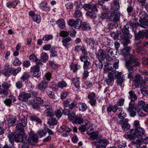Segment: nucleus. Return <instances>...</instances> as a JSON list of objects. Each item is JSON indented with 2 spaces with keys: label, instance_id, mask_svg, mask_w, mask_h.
Listing matches in <instances>:
<instances>
[{
  "label": "nucleus",
  "instance_id": "f257e3e1",
  "mask_svg": "<svg viewBox=\"0 0 148 148\" xmlns=\"http://www.w3.org/2000/svg\"><path fill=\"white\" fill-rule=\"evenodd\" d=\"M130 48L129 47H125L122 50V53L126 61V66L128 71V77L131 78L134 73V67L138 66L140 64L134 56L129 53Z\"/></svg>",
  "mask_w": 148,
  "mask_h": 148
},
{
  "label": "nucleus",
  "instance_id": "f03ea898",
  "mask_svg": "<svg viewBox=\"0 0 148 148\" xmlns=\"http://www.w3.org/2000/svg\"><path fill=\"white\" fill-rule=\"evenodd\" d=\"M130 134L128 133H126L124 135V137L126 138H128L131 140L136 139V138H140L143 135L145 132V130L142 127H137L135 129H131L130 130Z\"/></svg>",
  "mask_w": 148,
  "mask_h": 148
},
{
  "label": "nucleus",
  "instance_id": "7ed1b4c3",
  "mask_svg": "<svg viewBox=\"0 0 148 148\" xmlns=\"http://www.w3.org/2000/svg\"><path fill=\"white\" fill-rule=\"evenodd\" d=\"M120 28L122 32L118 34V36L121 40H124L123 42L125 46L126 44L130 43V41L128 39L131 38L132 36L129 33L128 26L122 25H121Z\"/></svg>",
  "mask_w": 148,
  "mask_h": 148
},
{
  "label": "nucleus",
  "instance_id": "20e7f679",
  "mask_svg": "<svg viewBox=\"0 0 148 148\" xmlns=\"http://www.w3.org/2000/svg\"><path fill=\"white\" fill-rule=\"evenodd\" d=\"M111 56H107L106 57V60L107 61V65H105L104 67L105 69H107V71H114L115 70L118 68L119 61L118 59H115L112 60L113 59Z\"/></svg>",
  "mask_w": 148,
  "mask_h": 148
},
{
  "label": "nucleus",
  "instance_id": "39448f33",
  "mask_svg": "<svg viewBox=\"0 0 148 148\" xmlns=\"http://www.w3.org/2000/svg\"><path fill=\"white\" fill-rule=\"evenodd\" d=\"M25 133L19 132V134L14 135L11 134L8 135V138L10 142L12 144L14 140L16 142H21L23 141V138H25Z\"/></svg>",
  "mask_w": 148,
  "mask_h": 148
},
{
  "label": "nucleus",
  "instance_id": "423d86ee",
  "mask_svg": "<svg viewBox=\"0 0 148 148\" xmlns=\"http://www.w3.org/2000/svg\"><path fill=\"white\" fill-rule=\"evenodd\" d=\"M27 136L25 137V140L24 141L25 144L28 143L31 145H35L38 141V136L33 131H31L29 133V136L27 139Z\"/></svg>",
  "mask_w": 148,
  "mask_h": 148
},
{
  "label": "nucleus",
  "instance_id": "0eeeda50",
  "mask_svg": "<svg viewBox=\"0 0 148 148\" xmlns=\"http://www.w3.org/2000/svg\"><path fill=\"white\" fill-rule=\"evenodd\" d=\"M139 21L143 25L148 24V15L145 11H141L139 14Z\"/></svg>",
  "mask_w": 148,
  "mask_h": 148
},
{
  "label": "nucleus",
  "instance_id": "6e6552de",
  "mask_svg": "<svg viewBox=\"0 0 148 148\" xmlns=\"http://www.w3.org/2000/svg\"><path fill=\"white\" fill-rule=\"evenodd\" d=\"M82 23V21L79 19H78L75 20L72 19L69 20L68 25L70 27H73L75 28L79 29L81 27Z\"/></svg>",
  "mask_w": 148,
  "mask_h": 148
},
{
  "label": "nucleus",
  "instance_id": "1a4fd4ad",
  "mask_svg": "<svg viewBox=\"0 0 148 148\" xmlns=\"http://www.w3.org/2000/svg\"><path fill=\"white\" fill-rule=\"evenodd\" d=\"M135 101H131L129 103L128 108L127 109L128 111L129 112L130 116L132 117L134 116L136 114V110L137 108L134 106Z\"/></svg>",
  "mask_w": 148,
  "mask_h": 148
},
{
  "label": "nucleus",
  "instance_id": "9d476101",
  "mask_svg": "<svg viewBox=\"0 0 148 148\" xmlns=\"http://www.w3.org/2000/svg\"><path fill=\"white\" fill-rule=\"evenodd\" d=\"M34 103L32 104V106L34 109L38 110L39 108V105L44 104L43 101L39 97H35L33 100Z\"/></svg>",
  "mask_w": 148,
  "mask_h": 148
},
{
  "label": "nucleus",
  "instance_id": "9b49d317",
  "mask_svg": "<svg viewBox=\"0 0 148 148\" xmlns=\"http://www.w3.org/2000/svg\"><path fill=\"white\" fill-rule=\"evenodd\" d=\"M128 119L126 118L125 120H120L119 122V123L121 125L122 129L125 131L127 130L130 127V124L128 123Z\"/></svg>",
  "mask_w": 148,
  "mask_h": 148
},
{
  "label": "nucleus",
  "instance_id": "f8f14e48",
  "mask_svg": "<svg viewBox=\"0 0 148 148\" xmlns=\"http://www.w3.org/2000/svg\"><path fill=\"white\" fill-rule=\"evenodd\" d=\"M42 106H45L44 112L47 114V116L48 117H53L54 116V114L52 112V110L51 105H47L45 103L43 104Z\"/></svg>",
  "mask_w": 148,
  "mask_h": 148
},
{
  "label": "nucleus",
  "instance_id": "ddd939ff",
  "mask_svg": "<svg viewBox=\"0 0 148 148\" xmlns=\"http://www.w3.org/2000/svg\"><path fill=\"white\" fill-rule=\"evenodd\" d=\"M134 73V72L132 74V76L131 78H129L128 77V78L130 79H132L133 81L135 82L136 84H137L138 86L140 85V83L143 80V77L141 76V75L139 73H137L133 77Z\"/></svg>",
  "mask_w": 148,
  "mask_h": 148
},
{
  "label": "nucleus",
  "instance_id": "4468645a",
  "mask_svg": "<svg viewBox=\"0 0 148 148\" xmlns=\"http://www.w3.org/2000/svg\"><path fill=\"white\" fill-rule=\"evenodd\" d=\"M31 94L25 92H22L19 95L18 98L19 100L23 101H26L31 97Z\"/></svg>",
  "mask_w": 148,
  "mask_h": 148
},
{
  "label": "nucleus",
  "instance_id": "2eb2a0df",
  "mask_svg": "<svg viewBox=\"0 0 148 148\" xmlns=\"http://www.w3.org/2000/svg\"><path fill=\"white\" fill-rule=\"evenodd\" d=\"M12 68H10V66L8 64H6L5 65L4 69L2 71V73L5 76L9 77L12 74Z\"/></svg>",
  "mask_w": 148,
  "mask_h": 148
},
{
  "label": "nucleus",
  "instance_id": "dca6fc26",
  "mask_svg": "<svg viewBox=\"0 0 148 148\" xmlns=\"http://www.w3.org/2000/svg\"><path fill=\"white\" fill-rule=\"evenodd\" d=\"M84 9L88 10H91L93 11H98V10L96 5L90 3L85 4L83 6Z\"/></svg>",
  "mask_w": 148,
  "mask_h": 148
},
{
  "label": "nucleus",
  "instance_id": "f3484780",
  "mask_svg": "<svg viewBox=\"0 0 148 148\" xmlns=\"http://www.w3.org/2000/svg\"><path fill=\"white\" fill-rule=\"evenodd\" d=\"M120 15L119 11L111 12V15L110 17V19L114 23H116L120 20Z\"/></svg>",
  "mask_w": 148,
  "mask_h": 148
},
{
  "label": "nucleus",
  "instance_id": "a211bd4d",
  "mask_svg": "<svg viewBox=\"0 0 148 148\" xmlns=\"http://www.w3.org/2000/svg\"><path fill=\"white\" fill-rule=\"evenodd\" d=\"M106 53L104 50L101 49H99L96 54V57L98 59L103 61L106 58Z\"/></svg>",
  "mask_w": 148,
  "mask_h": 148
},
{
  "label": "nucleus",
  "instance_id": "6ab92c4d",
  "mask_svg": "<svg viewBox=\"0 0 148 148\" xmlns=\"http://www.w3.org/2000/svg\"><path fill=\"white\" fill-rule=\"evenodd\" d=\"M137 109H143L146 112H148V104L146 105L144 101L140 100L139 101L138 103Z\"/></svg>",
  "mask_w": 148,
  "mask_h": 148
},
{
  "label": "nucleus",
  "instance_id": "aec40b11",
  "mask_svg": "<svg viewBox=\"0 0 148 148\" xmlns=\"http://www.w3.org/2000/svg\"><path fill=\"white\" fill-rule=\"evenodd\" d=\"M87 133L89 134H91L90 136V138L92 140H94L96 139L97 141L101 140L100 139H98V134L96 132H93V129L91 128L90 131L87 130Z\"/></svg>",
  "mask_w": 148,
  "mask_h": 148
},
{
  "label": "nucleus",
  "instance_id": "412c9836",
  "mask_svg": "<svg viewBox=\"0 0 148 148\" xmlns=\"http://www.w3.org/2000/svg\"><path fill=\"white\" fill-rule=\"evenodd\" d=\"M95 95H96L95 93L92 92L89 94L88 96V98L90 100L89 102L92 106H95L96 103Z\"/></svg>",
  "mask_w": 148,
  "mask_h": 148
},
{
  "label": "nucleus",
  "instance_id": "4be33fe9",
  "mask_svg": "<svg viewBox=\"0 0 148 148\" xmlns=\"http://www.w3.org/2000/svg\"><path fill=\"white\" fill-rule=\"evenodd\" d=\"M48 83L45 81H42L37 86L38 89L42 92H44L47 88Z\"/></svg>",
  "mask_w": 148,
  "mask_h": 148
},
{
  "label": "nucleus",
  "instance_id": "5701e85b",
  "mask_svg": "<svg viewBox=\"0 0 148 148\" xmlns=\"http://www.w3.org/2000/svg\"><path fill=\"white\" fill-rule=\"evenodd\" d=\"M120 8V5L118 1H114L111 3V12H114L118 11V10Z\"/></svg>",
  "mask_w": 148,
  "mask_h": 148
},
{
  "label": "nucleus",
  "instance_id": "b1692460",
  "mask_svg": "<svg viewBox=\"0 0 148 148\" xmlns=\"http://www.w3.org/2000/svg\"><path fill=\"white\" fill-rule=\"evenodd\" d=\"M99 143V145H97L96 148H106V146L108 143L107 140L103 139L101 140L97 141Z\"/></svg>",
  "mask_w": 148,
  "mask_h": 148
},
{
  "label": "nucleus",
  "instance_id": "393cba45",
  "mask_svg": "<svg viewBox=\"0 0 148 148\" xmlns=\"http://www.w3.org/2000/svg\"><path fill=\"white\" fill-rule=\"evenodd\" d=\"M148 30H144L142 31L139 32L137 36H136V38H143L144 36L148 37Z\"/></svg>",
  "mask_w": 148,
  "mask_h": 148
},
{
  "label": "nucleus",
  "instance_id": "a878e982",
  "mask_svg": "<svg viewBox=\"0 0 148 148\" xmlns=\"http://www.w3.org/2000/svg\"><path fill=\"white\" fill-rule=\"evenodd\" d=\"M27 124L25 123H19L16 125V129L18 131H19V132L25 133L24 130V127L26 126Z\"/></svg>",
  "mask_w": 148,
  "mask_h": 148
},
{
  "label": "nucleus",
  "instance_id": "bb28decb",
  "mask_svg": "<svg viewBox=\"0 0 148 148\" xmlns=\"http://www.w3.org/2000/svg\"><path fill=\"white\" fill-rule=\"evenodd\" d=\"M140 140L137 139L135 142L134 145L136 148H146L147 147L146 145H142L141 144L142 141L143 140V139L141 137H140Z\"/></svg>",
  "mask_w": 148,
  "mask_h": 148
},
{
  "label": "nucleus",
  "instance_id": "cd10ccee",
  "mask_svg": "<svg viewBox=\"0 0 148 148\" xmlns=\"http://www.w3.org/2000/svg\"><path fill=\"white\" fill-rule=\"evenodd\" d=\"M123 108L120 107L119 108L118 111L119 112L118 115L119 118L121 119V120H124L125 119L126 115L124 111H123Z\"/></svg>",
  "mask_w": 148,
  "mask_h": 148
},
{
  "label": "nucleus",
  "instance_id": "c85d7f7f",
  "mask_svg": "<svg viewBox=\"0 0 148 148\" xmlns=\"http://www.w3.org/2000/svg\"><path fill=\"white\" fill-rule=\"evenodd\" d=\"M111 74H110V72L108 74V79L105 80L107 84L110 86H112L113 85L114 79V77H113Z\"/></svg>",
  "mask_w": 148,
  "mask_h": 148
},
{
  "label": "nucleus",
  "instance_id": "c756f323",
  "mask_svg": "<svg viewBox=\"0 0 148 148\" xmlns=\"http://www.w3.org/2000/svg\"><path fill=\"white\" fill-rule=\"evenodd\" d=\"M82 116L80 114L76 116L74 120L76 124H81L83 123V119L82 118Z\"/></svg>",
  "mask_w": 148,
  "mask_h": 148
},
{
  "label": "nucleus",
  "instance_id": "7c9ffc66",
  "mask_svg": "<svg viewBox=\"0 0 148 148\" xmlns=\"http://www.w3.org/2000/svg\"><path fill=\"white\" fill-rule=\"evenodd\" d=\"M129 94L128 98L130 99L131 101H135L137 99V97L134 92L130 91L129 92Z\"/></svg>",
  "mask_w": 148,
  "mask_h": 148
},
{
  "label": "nucleus",
  "instance_id": "2f4dec72",
  "mask_svg": "<svg viewBox=\"0 0 148 148\" xmlns=\"http://www.w3.org/2000/svg\"><path fill=\"white\" fill-rule=\"evenodd\" d=\"M41 9L43 11H49L50 7L47 6V3L45 1H42L40 4Z\"/></svg>",
  "mask_w": 148,
  "mask_h": 148
},
{
  "label": "nucleus",
  "instance_id": "473e14b6",
  "mask_svg": "<svg viewBox=\"0 0 148 148\" xmlns=\"http://www.w3.org/2000/svg\"><path fill=\"white\" fill-rule=\"evenodd\" d=\"M86 42L93 48L94 47V44H98L97 42H95L93 38H87L86 40Z\"/></svg>",
  "mask_w": 148,
  "mask_h": 148
},
{
  "label": "nucleus",
  "instance_id": "72a5a7b5",
  "mask_svg": "<svg viewBox=\"0 0 148 148\" xmlns=\"http://www.w3.org/2000/svg\"><path fill=\"white\" fill-rule=\"evenodd\" d=\"M56 22L60 28L61 29L64 28L65 27V23L63 19L62 18H60L57 20Z\"/></svg>",
  "mask_w": 148,
  "mask_h": 148
},
{
  "label": "nucleus",
  "instance_id": "f704fd0d",
  "mask_svg": "<svg viewBox=\"0 0 148 148\" xmlns=\"http://www.w3.org/2000/svg\"><path fill=\"white\" fill-rule=\"evenodd\" d=\"M106 51L107 56L114 57V50L110 47H107L106 49Z\"/></svg>",
  "mask_w": 148,
  "mask_h": 148
},
{
  "label": "nucleus",
  "instance_id": "c9c22d12",
  "mask_svg": "<svg viewBox=\"0 0 148 148\" xmlns=\"http://www.w3.org/2000/svg\"><path fill=\"white\" fill-rule=\"evenodd\" d=\"M29 119L31 121H35L37 124H41L42 123V121L38 117L35 115L30 116Z\"/></svg>",
  "mask_w": 148,
  "mask_h": 148
},
{
  "label": "nucleus",
  "instance_id": "e433bc0d",
  "mask_svg": "<svg viewBox=\"0 0 148 148\" xmlns=\"http://www.w3.org/2000/svg\"><path fill=\"white\" fill-rule=\"evenodd\" d=\"M50 118L49 119L48 123L51 125H56L58 123V121L53 117H50Z\"/></svg>",
  "mask_w": 148,
  "mask_h": 148
},
{
  "label": "nucleus",
  "instance_id": "4c0bfd02",
  "mask_svg": "<svg viewBox=\"0 0 148 148\" xmlns=\"http://www.w3.org/2000/svg\"><path fill=\"white\" fill-rule=\"evenodd\" d=\"M18 1L17 0H14L12 1L8 2L7 4V7L10 8L12 7L14 8L18 4Z\"/></svg>",
  "mask_w": 148,
  "mask_h": 148
},
{
  "label": "nucleus",
  "instance_id": "58836bf2",
  "mask_svg": "<svg viewBox=\"0 0 148 148\" xmlns=\"http://www.w3.org/2000/svg\"><path fill=\"white\" fill-rule=\"evenodd\" d=\"M111 15V12L110 11H106L101 16L102 19H107L108 18H110V17Z\"/></svg>",
  "mask_w": 148,
  "mask_h": 148
},
{
  "label": "nucleus",
  "instance_id": "ea45409f",
  "mask_svg": "<svg viewBox=\"0 0 148 148\" xmlns=\"http://www.w3.org/2000/svg\"><path fill=\"white\" fill-rule=\"evenodd\" d=\"M71 40V38L70 37L64 38L62 41L63 45L66 47H67L69 45V42Z\"/></svg>",
  "mask_w": 148,
  "mask_h": 148
},
{
  "label": "nucleus",
  "instance_id": "a19ab883",
  "mask_svg": "<svg viewBox=\"0 0 148 148\" xmlns=\"http://www.w3.org/2000/svg\"><path fill=\"white\" fill-rule=\"evenodd\" d=\"M19 123H25L27 124V120L25 117L22 114L19 115L18 117Z\"/></svg>",
  "mask_w": 148,
  "mask_h": 148
},
{
  "label": "nucleus",
  "instance_id": "79ce46f5",
  "mask_svg": "<svg viewBox=\"0 0 148 148\" xmlns=\"http://www.w3.org/2000/svg\"><path fill=\"white\" fill-rule=\"evenodd\" d=\"M41 60L43 62H45L46 60H47L48 58V56L47 54L45 52H42L40 55Z\"/></svg>",
  "mask_w": 148,
  "mask_h": 148
},
{
  "label": "nucleus",
  "instance_id": "37998d69",
  "mask_svg": "<svg viewBox=\"0 0 148 148\" xmlns=\"http://www.w3.org/2000/svg\"><path fill=\"white\" fill-rule=\"evenodd\" d=\"M60 132H65L67 133H69L71 131L70 129L67 128L65 125H62L60 127L59 129Z\"/></svg>",
  "mask_w": 148,
  "mask_h": 148
},
{
  "label": "nucleus",
  "instance_id": "c03bdc74",
  "mask_svg": "<svg viewBox=\"0 0 148 148\" xmlns=\"http://www.w3.org/2000/svg\"><path fill=\"white\" fill-rule=\"evenodd\" d=\"M130 25V27H132V29L134 30V28H136L138 26V23H130L128 22L125 25Z\"/></svg>",
  "mask_w": 148,
  "mask_h": 148
},
{
  "label": "nucleus",
  "instance_id": "a18cd8bd",
  "mask_svg": "<svg viewBox=\"0 0 148 148\" xmlns=\"http://www.w3.org/2000/svg\"><path fill=\"white\" fill-rule=\"evenodd\" d=\"M101 61L102 60H98L95 61V64L98 69H101L103 66V64Z\"/></svg>",
  "mask_w": 148,
  "mask_h": 148
},
{
  "label": "nucleus",
  "instance_id": "49530a36",
  "mask_svg": "<svg viewBox=\"0 0 148 148\" xmlns=\"http://www.w3.org/2000/svg\"><path fill=\"white\" fill-rule=\"evenodd\" d=\"M16 119L15 118L10 117L9 118L8 120V126H12L14 125L15 124Z\"/></svg>",
  "mask_w": 148,
  "mask_h": 148
},
{
  "label": "nucleus",
  "instance_id": "de8ad7c7",
  "mask_svg": "<svg viewBox=\"0 0 148 148\" xmlns=\"http://www.w3.org/2000/svg\"><path fill=\"white\" fill-rule=\"evenodd\" d=\"M62 108H59L57 109L55 111V114L57 117L60 118L62 114Z\"/></svg>",
  "mask_w": 148,
  "mask_h": 148
},
{
  "label": "nucleus",
  "instance_id": "09e8293b",
  "mask_svg": "<svg viewBox=\"0 0 148 148\" xmlns=\"http://www.w3.org/2000/svg\"><path fill=\"white\" fill-rule=\"evenodd\" d=\"M33 20L37 23H39L41 20V18L39 15H36L32 17Z\"/></svg>",
  "mask_w": 148,
  "mask_h": 148
},
{
  "label": "nucleus",
  "instance_id": "8fccbe9b",
  "mask_svg": "<svg viewBox=\"0 0 148 148\" xmlns=\"http://www.w3.org/2000/svg\"><path fill=\"white\" fill-rule=\"evenodd\" d=\"M29 76V73L27 72H25L23 74L21 77V79L23 82H24L25 80L28 79Z\"/></svg>",
  "mask_w": 148,
  "mask_h": 148
},
{
  "label": "nucleus",
  "instance_id": "3c124183",
  "mask_svg": "<svg viewBox=\"0 0 148 148\" xmlns=\"http://www.w3.org/2000/svg\"><path fill=\"white\" fill-rule=\"evenodd\" d=\"M67 84L66 82L63 80L59 82L58 84V86L59 88H63L66 87L67 86Z\"/></svg>",
  "mask_w": 148,
  "mask_h": 148
},
{
  "label": "nucleus",
  "instance_id": "603ef678",
  "mask_svg": "<svg viewBox=\"0 0 148 148\" xmlns=\"http://www.w3.org/2000/svg\"><path fill=\"white\" fill-rule=\"evenodd\" d=\"M110 74L112 75L113 77L114 76L116 78L118 79L119 78L121 77V72H119V71H116L115 72L113 73L112 74L110 73Z\"/></svg>",
  "mask_w": 148,
  "mask_h": 148
},
{
  "label": "nucleus",
  "instance_id": "864d4df0",
  "mask_svg": "<svg viewBox=\"0 0 148 148\" xmlns=\"http://www.w3.org/2000/svg\"><path fill=\"white\" fill-rule=\"evenodd\" d=\"M68 116V119L69 120H74L76 116V114L75 113L72 112H70Z\"/></svg>",
  "mask_w": 148,
  "mask_h": 148
},
{
  "label": "nucleus",
  "instance_id": "5fc2aeb1",
  "mask_svg": "<svg viewBox=\"0 0 148 148\" xmlns=\"http://www.w3.org/2000/svg\"><path fill=\"white\" fill-rule=\"evenodd\" d=\"M47 133V132L45 129L39 131L37 133L39 137L41 138L45 136Z\"/></svg>",
  "mask_w": 148,
  "mask_h": 148
},
{
  "label": "nucleus",
  "instance_id": "6e6d98bb",
  "mask_svg": "<svg viewBox=\"0 0 148 148\" xmlns=\"http://www.w3.org/2000/svg\"><path fill=\"white\" fill-rule=\"evenodd\" d=\"M12 98H13L12 96L9 97V98L7 99L4 101V103L7 106H10L11 105L12 101Z\"/></svg>",
  "mask_w": 148,
  "mask_h": 148
},
{
  "label": "nucleus",
  "instance_id": "4d7b16f0",
  "mask_svg": "<svg viewBox=\"0 0 148 148\" xmlns=\"http://www.w3.org/2000/svg\"><path fill=\"white\" fill-rule=\"evenodd\" d=\"M79 82V80L77 79H74L73 81L74 85L78 89H79L80 88Z\"/></svg>",
  "mask_w": 148,
  "mask_h": 148
},
{
  "label": "nucleus",
  "instance_id": "13d9d810",
  "mask_svg": "<svg viewBox=\"0 0 148 148\" xmlns=\"http://www.w3.org/2000/svg\"><path fill=\"white\" fill-rule=\"evenodd\" d=\"M50 56L52 57L57 56V51L55 48L52 47L50 50Z\"/></svg>",
  "mask_w": 148,
  "mask_h": 148
},
{
  "label": "nucleus",
  "instance_id": "bf43d9fd",
  "mask_svg": "<svg viewBox=\"0 0 148 148\" xmlns=\"http://www.w3.org/2000/svg\"><path fill=\"white\" fill-rule=\"evenodd\" d=\"M81 108H79V110L82 112H84L86 110L87 108V105L84 103H80Z\"/></svg>",
  "mask_w": 148,
  "mask_h": 148
},
{
  "label": "nucleus",
  "instance_id": "052dcab7",
  "mask_svg": "<svg viewBox=\"0 0 148 148\" xmlns=\"http://www.w3.org/2000/svg\"><path fill=\"white\" fill-rule=\"evenodd\" d=\"M82 27L84 30H88L90 28L89 24L86 23H84L82 24Z\"/></svg>",
  "mask_w": 148,
  "mask_h": 148
},
{
  "label": "nucleus",
  "instance_id": "680f3d73",
  "mask_svg": "<svg viewBox=\"0 0 148 148\" xmlns=\"http://www.w3.org/2000/svg\"><path fill=\"white\" fill-rule=\"evenodd\" d=\"M53 36L51 35H46L42 38V40L45 41H48L52 39Z\"/></svg>",
  "mask_w": 148,
  "mask_h": 148
},
{
  "label": "nucleus",
  "instance_id": "e2e57ef3",
  "mask_svg": "<svg viewBox=\"0 0 148 148\" xmlns=\"http://www.w3.org/2000/svg\"><path fill=\"white\" fill-rule=\"evenodd\" d=\"M74 15L76 18H79L82 15V12L80 10H77L75 11Z\"/></svg>",
  "mask_w": 148,
  "mask_h": 148
},
{
  "label": "nucleus",
  "instance_id": "0e129e2a",
  "mask_svg": "<svg viewBox=\"0 0 148 148\" xmlns=\"http://www.w3.org/2000/svg\"><path fill=\"white\" fill-rule=\"evenodd\" d=\"M21 63V62L16 57L15 58L13 63V65L15 66H18L20 65Z\"/></svg>",
  "mask_w": 148,
  "mask_h": 148
},
{
  "label": "nucleus",
  "instance_id": "69168bd1",
  "mask_svg": "<svg viewBox=\"0 0 148 148\" xmlns=\"http://www.w3.org/2000/svg\"><path fill=\"white\" fill-rule=\"evenodd\" d=\"M123 82V79L122 77L117 79L116 80V83L118 86H120L122 87V84Z\"/></svg>",
  "mask_w": 148,
  "mask_h": 148
},
{
  "label": "nucleus",
  "instance_id": "338daca9",
  "mask_svg": "<svg viewBox=\"0 0 148 148\" xmlns=\"http://www.w3.org/2000/svg\"><path fill=\"white\" fill-rule=\"evenodd\" d=\"M21 70V68L20 67H18L16 69L13 70L12 69V74L14 76H16L17 73L19 72Z\"/></svg>",
  "mask_w": 148,
  "mask_h": 148
},
{
  "label": "nucleus",
  "instance_id": "774afa93",
  "mask_svg": "<svg viewBox=\"0 0 148 148\" xmlns=\"http://www.w3.org/2000/svg\"><path fill=\"white\" fill-rule=\"evenodd\" d=\"M29 58L31 61L33 62H36L38 60V58L34 54H32L30 56Z\"/></svg>",
  "mask_w": 148,
  "mask_h": 148
}]
</instances>
